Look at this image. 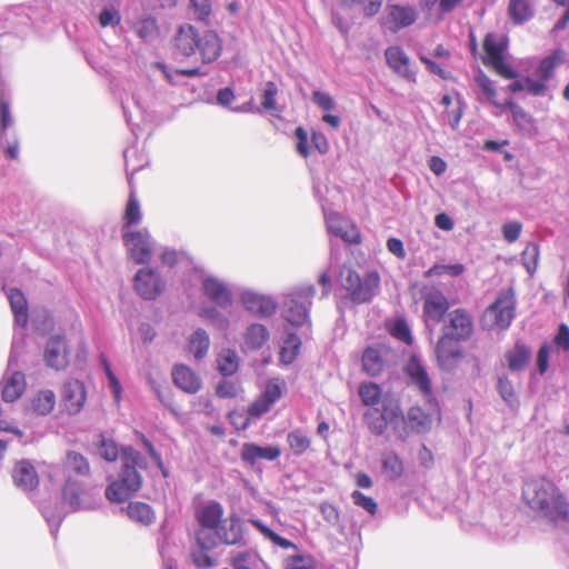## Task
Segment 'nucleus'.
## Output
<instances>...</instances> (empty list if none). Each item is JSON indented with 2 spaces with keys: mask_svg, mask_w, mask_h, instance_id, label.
Returning a JSON list of instances; mask_svg holds the SVG:
<instances>
[{
  "mask_svg": "<svg viewBox=\"0 0 569 569\" xmlns=\"http://www.w3.org/2000/svg\"><path fill=\"white\" fill-rule=\"evenodd\" d=\"M190 4L198 20H208L212 11L210 0H190Z\"/></svg>",
  "mask_w": 569,
  "mask_h": 569,
  "instance_id": "nucleus-57",
  "label": "nucleus"
},
{
  "mask_svg": "<svg viewBox=\"0 0 569 569\" xmlns=\"http://www.w3.org/2000/svg\"><path fill=\"white\" fill-rule=\"evenodd\" d=\"M87 493L83 485L77 480L67 479L62 487V500L72 511H78L83 508Z\"/></svg>",
  "mask_w": 569,
  "mask_h": 569,
  "instance_id": "nucleus-31",
  "label": "nucleus"
},
{
  "mask_svg": "<svg viewBox=\"0 0 569 569\" xmlns=\"http://www.w3.org/2000/svg\"><path fill=\"white\" fill-rule=\"evenodd\" d=\"M218 369L223 376H231L238 370V358L234 351L226 350L217 359Z\"/></svg>",
  "mask_w": 569,
  "mask_h": 569,
  "instance_id": "nucleus-47",
  "label": "nucleus"
},
{
  "mask_svg": "<svg viewBox=\"0 0 569 569\" xmlns=\"http://www.w3.org/2000/svg\"><path fill=\"white\" fill-rule=\"evenodd\" d=\"M553 342L557 347L561 348L562 350H569V327L567 325L561 323L559 326Z\"/></svg>",
  "mask_w": 569,
  "mask_h": 569,
  "instance_id": "nucleus-64",
  "label": "nucleus"
},
{
  "mask_svg": "<svg viewBox=\"0 0 569 569\" xmlns=\"http://www.w3.org/2000/svg\"><path fill=\"white\" fill-rule=\"evenodd\" d=\"M450 308L448 298L438 288H425L422 291V318L425 323H440Z\"/></svg>",
  "mask_w": 569,
  "mask_h": 569,
  "instance_id": "nucleus-12",
  "label": "nucleus"
},
{
  "mask_svg": "<svg viewBox=\"0 0 569 569\" xmlns=\"http://www.w3.org/2000/svg\"><path fill=\"white\" fill-rule=\"evenodd\" d=\"M217 545L216 538L211 532L198 530L196 532V546L191 550V559L199 568H211L214 566V559L211 558L209 551Z\"/></svg>",
  "mask_w": 569,
  "mask_h": 569,
  "instance_id": "nucleus-20",
  "label": "nucleus"
},
{
  "mask_svg": "<svg viewBox=\"0 0 569 569\" xmlns=\"http://www.w3.org/2000/svg\"><path fill=\"white\" fill-rule=\"evenodd\" d=\"M122 468L120 480L127 483L131 490L138 491L142 485V477L138 468L144 469L147 463L139 451L132 447H123L121 449Z\"/></svg>",
  "mask_w": 569,
  "mask_h": 569,
  "instance_id": "nucleus-11",
  "label": "nucleus"
},
{
  "mask_svg": "<svg viewBox=\"0 0 569 569\" xmlns=\"http://www.w3.org/2000/svg\"><path fill=\"white\" fill-rule=\"evenodd\" d=\"M507 366L511 371H522L531 360V349L523 341L518 340L505 353Z\"/></svg>",
  "mask_w": 569,
  "mask_h": 569,
  "instance_id": "nucleus-30",
  "label": "nucleus"
},
{
  "mask_svg": "<svg viewBox=\"0 0 569 569\" xmlns=\"http://www.w3.org/2000/svg\"><path fill=\"white\" fill-rule=\"evenodd\" d=\"M99 455L107 461H116L120 455L117 443L101 436L98 445Z\"/></svg>",
  "mask_w": 569,
  "mask_h": 569,
  "instance_id": "nucleus-54",
  "label": "nucleus"
},
{
  "mask_svg": "<svg viewBox=\"0 0 569 569\" xmlns=\"http://www.w3.org/2000/svg\"><path fill=\"white\" fill-rule=\"evenodd\" d=\"M499 395L501 398L510 403L515 398V390L512 387L511 381L506 376H501L498 378V385H497Z\"/></svg>",
  "mask_w": 569,
  "mask_h": 569,
  "instance_id": "nucleus-61",
  "label": "nucleus"
},
{
  "mask_svg": "<svg viewBox=\"0 0 569 569\" xmlns=\"http://www.w3.org/2000/svg\"><path fill=\"white\" fill-rule=\"evenodd\" d=\"M483 63L506 79H515L516 71L503 60V47L495 33H488L483 39Z\"/></svg>",
  "mask_w": 569,
  "mask_h": 569,
  "instance_id": "nucleus-13",
  "label": "nucleus"
},
{
  "mask_svg": "<svg viewBox=\"0 0 569 569\" xmlns=\"http://www.w3.org/2000/svg\"><path fill=\"white\" fill-rule=\"evenodd\" d=\"M136 34L142 40L156 38L159 33V26L154 18H144L134 24Z\"/></svg>",
  "mask_w": 569,
  "mask_h": 569,
  "instance_id": "nucleus-46",
  "label": "nucleus"
},
{
  "mask_svg": "<svg viewBox=\"0 0 569 569\" xmlns=\"http://www.w3.org/2000/svg\"><path fill=\"white\" fill-rule=\"evenodd\" d=\"M403 417V412L401 409L400 400L392 395H385L381 401V410L380 417H372L371 412L365 413V419L367 420L368 428L370 431L377 436H382L390 425L395 432L398 433L399 437H402L401 433V420Z\"/></svg>",
  "mask_w": 569,
  "mask_h": 569,
  "instance_id": "nucleus-5",
  "label": "nucleus"
},
{
  "mask_svg": "<svg viewBox=\"0 0 569 569\" xmlns=\"http://www.w3.org/2000/svg\"><path fill=\"white\" fill-rule=\"evenodd\" d=\"M351 498H352L353 503L356 506L362 508L363 510H366L371 516L377 513L378 505H377V502L371 497H368V496L363 495L359 490H355L351 493Z\"/></svg>",
  "mask_w": 569,
  "mask_h": 569,
  "instance_id": "nucleus-55",
  "label": "nucleus"
},
{
  "mask_svg": "<svg viewBox=\"0 0 569 569\" xmlns=\"http://www.w3.org/2000/svg\"><path fill=\"white\" fill-rule=\"evenodd\" d=\"M174 385L187 393H197L202 386L200 377L191 368L179 365L172 370Z\"/></svg>",
  "mask_w": 569,
  "mask_h": 569,
  "instance_id": "nucleus-26",
  "label": "nucleus"
},
{
  "mask_svg": "<svg viewBox=\"0 0 569 569\" xmlns=\"http://www.w3.org/2000/svg\"><path fill=\"white\" fill-rule=\"evenodd\" d=\"M508 13L516 24L527 22L533 17L535 9L531 0H510Z\"/></svg>",
  "mask_w": 569,
  "mask_h": 569,
  "instance_id": "nucleus-37",
  "label": "nucleus"
},
{
  "mask_svg": "<svg viewBox=\"0 0 569 569\" xmlns=\"http://www.w3.org/2000/svg\"><path fill=\"white\" fill-rule=\"evenodd\" d=\"M400 439L405 440L410 433H427L432 427V417L419 406L410 407L401 420Z\"/></svg>",
  "mask_w": 569,
  "mask_h": 569,
  "instance_id": "nucleus-17",
  "label": "nucleus"
},
{
  "mask_svg": "<svg viewBox=\"0 0 569 569\" xmlns=\"http://www.w3.org/2000/svg\"><path fill=\"white\" fill-rule=\"evenodd\" d=\"M223 506L211 500L196 508L194 518L200 526L199 530L206 532L213 531L214 538H218L226 545H236L242 540V521L237 513H230L223 518Z\"/></svg>",
  "mask_w": 569,
  "mask_h": 569,
  "instance_id": "nucleus-3",
  "label": "nucleus"
},
{
  "mask_svg": "<svg viewBox=\"0 0 569 569\" xmlns=\"http://www.w3.org/2000/svg\"><path fill=\"white\" fill-rule=\"evenodd\" d=\"M295 136L297 138V152L303 157L308 158L310 154V150L308 147V132L303 127H298L295 130Z\"/></svg>",
  "mask_w": 569,
  "mask_h": 569,
  "instance_id": "nucleus-60",
  "label": "nucleus"
},
{
  "mask_svg": "<svg viewBox=\"0 0 569 569\" xmlns=\"http://www.w3.org/2000/svg\"><path fill=\"white\" fill-rule=\"evenodd\" d=\"M388 66L399 77L409 81H415V72L410 69V58L398 46L388 47L385 51Z\"/></svg>",
  "mask_w": 569,
  "mask_h": 569,
  "instance_id": "nucleus-24",
  "label": "nucleus"
},
{
  "mask_svg": "<svg viewBox=\"0 0 569 569\" xmlns=\"http://www.w3.org/2000/svg\"><path fill=\"white\" fill-rule=\"evenodd\" d=\"M312 101L319 108H321L322 110H325L327 112H330V111L335 110V108H336V102H335L333 98L329 93H326V92H322L319 90H316L312 92Z\"/></svg>",
  "mask_w": 569,
  "mask_h": 569,
  "instance_id": "nucleus-58",
  "label": "nucleus"
},
{
  "mask_svg": "<svg viewBox=\"0 0 569 569\" xmlns=\"http://www.w3.org/2000/svg\"><path fill=\"white\" fill-rule=\"evenodd\" d=\"M209 346L210 340L208 333L202 329H198L190 339V351L197 359H201L207 355Z\"/></svg>",
  "mask_w": 569,
  "mask_h": 569,
  "instance_id": "nucleus-45",
  "label": "nucleus"
},
{
  "mask_svg": "<svg viewBox=\"0 0 569 569\" xmlns=\"http://www.w3.org/2000/svg\"><path fill=\"white\" fill-rule=\"evenodd\" d=\"M315 295L316 289L312 284L301 286L289 292L284 301L287 321L292 326L306 323Z\"/></svg>",
  "mask_w": 569,
  "mask_h": 569,
  "instance_id": "nucleus-6",
  "label": "nucleus"
},
{
  "mask_svg": "<svg viewBox=\"0 0 569 569\" xmlns=\"http://www.w3.org/2000/svg\"><path fill=\"white\" fill-rule=\"evenodd\" d=\"M281 455V450L277 446L261 447L256 443L246 442L241 449V459L250 467L254 466L258 460L273 461Z\"/></svg>",
  "mask_w": 569,
  "mask_h": 569,
  "instance_id": "nucleus-25",
  "label": "nucleus"
},
{
  "mask_svg": "<svg viewBox=\"0 0 569 569\" xmlns=\"http://www.w3.org/2000/svg\"><path fill=\"white\" fill-rule=\"evenodd\" d=\"M441 333L465 341L469 340L473 333L471 313L465 308L453 309L447 315Z\"/></svg>",
  "mask_w": 569,
  "mask_h": 569,
  "instance_id": "nucleus-14",
  "label": "nucleus"
},
{
  "mask_svg": "<svg viewBox=\"0 0 569 569\" xmlns=\"http://www.w3.org/2000/svg\"><path fill=\"white\" fill-rule=\"evenodd\" d=\"M388 351L389 347L383 343L367 347L361 357L362 370L371 377L380 375L385 368Z\"/></svg>",
  "mask_w": 569,
  "mask_h": 569,
  "instance_id": "nucleus-22",
  "label": "nucleus"
},
{
  "mask_svg": "<svg viewBox=\"0 0 569 569\" xmlns=\"http://www.w3.org/2000/svg\"><path fill=\"white\" fill-rule=\"evenodd\" d=\"M26 389V378L20 371L13 372L2 388V400L13 402L18 400Z\"/></svg>",
  "mask_w": 569,
  "mask_h": 569,
  "instance_id": "nucleus-33",
  "label": "nucleus"
},
{
  "mask_svg": "<svg viewBox=\"0 0 569 569\" xmlns=\"http://www.w3.org/2000/svg\"><path fill=\"white\" fill-rule=\"evenodd\" d=\"M300 346H301V341H300L299 337L295 333H290L283 341V345L281 347V351H280L281 362L284 365L292 363L299 353Z\"/></svg>",
  "mask_w": 569,
  "mask_h": 569,
  "instance_id": "nucleus-43",
  "label": "nucleus"
},
{
  "mask_svg": "<svg viewBox=\"0 0 569 569\" xmlns=\"http://www.w3.org/2000/svg\"><path fill=\"white\" fill-rule=\"evenodd\" d=\"M120 21V13L114 9H103L99 14V23L102 28L108 26H118Z\"/></svg>",
  "mask_w": 569,
  "mask_h": 569,
  "instance_id": "nucleus-62",
  "label": "nucleus"
},
{
  "mask_svg": "<svg viewBox=\"0 0 569 569\" xmlns=\"http://www.w3.org/2000/svg\"><path fill=\"white\" fill-rule=\"evenodd\" d=\"M358 395L366 407H375L383 399L381 387L371 381L361 382L358 388Z\"/></svg>",
  "mask_w": 569,
  "mask_h": 569,
  "instance_id": "nucleus-39",
  "label": "nucleus"
},
{
  "mask_svg": "<svg viewBox=\"0 0 569 569\" xmlns=\"http://www.w3.org/2000/svg\"><path fill=\"white\" fill-rule=\"evenodd\" d=\"M522 498L531 510L550 523H569V499L547 477L528 479L522 488Z\"/></svg>",
  "mask_w": 569,
  "mask_h": 569,
  "instance_id": "nucleus-1",
  "label": "nucleus"
},
{
  "mask_svg": "<svg viewBox=\"0 0 569 569\" xmlns=\"http://www.w3.org/2000/svg\"><path fill=\"white\" fill-rule=\"evenodd\" d=\"M287 442L295 456H301L311 447V438L302 430L295 429L287 435Z\"/></svg>",
  "mask_w": 569,
  "mask_h": 569,
  "instance_id": "nucleus-40",
  "label": "nucleus"
},
{
  "mask_svg": "<svg viewBox=\"0 0 569 569\" xmlns=\"http://www.w3.org/2000/svg\"><path fill=\"white\" fill-rule=\"evenodd\" d=\"M565 62V52L561 49L552 51L543 58L536 70L538 78L547 82L555 76L556 69Z\"/></svg>",
  "mask_w": 569,
  "mask_h": 569,
  "instance_id": "nucleus-32",
  "label": "nucleus"
},
{
  "mask_svg": "<svg viewBox=\"0 0 569 569\" xmlns=\"http://www.w3.org/2000/svg\"><path fill=\"white\" fill-rule=\"evenodd\" d=\"M522 231V223L519 221L507 222L502 226L503 239L511 243L519 239Z\"/></svg>",
  "mask_w": 569,
  "mask_h": 569,
  "instance_id": "nucleus-59",
  "label": "nucleus"
},
{
  "mask_svg": "<svg viewBox=\"0 0 569 569\" xmlns=\"http://www.w3.org/2000/svg\"><path fill=\"white\" fill-rule=\"evenodd\" d=\"M311 559L301 555L289 556L284 560L286 569H307L311 567Z\"/></svg>",
  "mask_w": 569,
  "mask_h": 569,
  "instance_id": "nucleus-63",
  "label": "nucleus"
},
{
  "mask_svg": "<svg viewBox=\"0 0 569 569\" xmlns=\"http://www.w3.org/2000/svg\"><path fill=\"white\" fill-rule=\"evenodd\" d=\"M477 83L481 88L482 92L485 93L486 98L495 104L497 108H501L502 103L496 101V90L493 86V81L488 78L486 74H480L477 77Z\"/></svg>",
  "mask_w": 569,
  "mask_h": 569,
  "instance_id": "nucleus-56",
  "label": "nucleus"
},
{
  "mask_svg": "<svg viewBox=\"0 0 569 569\" xmlns=\"http://www.w3.org/2000/svg\"><path fill=\"white\" fill-rule=\"evenodd\" d=\"M136 490H131L127 487L123 481L114 480L106 489V497L111 502H123L126 501Z\"/></svg>",
  "mask_w": 569,
  "mask_h": 569,
  "instance_id": "nucleus-44",
  "label": "nucleus"
},
{
  "mask_svg": "<svg viewBox=\"0 0 569 569\" xmlns=\"http://www.w3.org/2000/svg\"><path fill=\"white\" fill-rule=\"evenodd\" d=\"M516 313V299L512 289L501 291L495 302L486 310L491 326L505 330L510 327Z\"/></svg>",
  "mask_w": 569,
  "mask_h": 569,
  "instance_id": "nucleus-10",
  "label": "nucleus"
},
{
  "mask_svg": "<svg viewBox=\"0 0 569 569\" xmlns=\"http://www.w3.org/2000/svg\"><path fill=\"white\" fill-rule=\"evenodd\" d=\"M13 486L22 492L36 491L40 485V476L30 459H20L13 463L10 472Z\"/></svg>",
  "mask_w": 569,
  "mask_h": 569,
  "instance_id": "nucleus-16",
  "label": "nucleus"
},
{
  "mask_svg": "<svg viewBox=\"0 0 569 569\" xmlns=\"http://www.w3.org/2000/svg\"><path fill=\"white\" fill-rule=\"evenodd\" d=\"M122 232V241L129 258L137 264L149 263L153 254V243L148 229H128Z\"/></svg>",
  "mask_w": 569,
  "mask_h": 569,
  "instance_id": "nucleus-7",
  "label": "nucleus"
},
{
  "mask_svg": "<svg viewBox=\"0 0 569 569\" xmlns=\"http://www.w3.org/2000/svg\"><path fill=\"white\" fill-rule=\"evenodd\" d=\"M284 391L286 383L283 380L279 378L269 379L259 397L248 407L244 427L248 426L249 421L257 420L267 413L283 397Z\"/></svg>",
  "mask_w": 569,
  "mask_h": 569,
  "instance_id": "nucleus-8",
  "label": "nucleus"
},
{
  "mask_svg": "<svg viewBox=\"0 0 569 569\" xmlns=\"http://www.w3.org/2000/svg\"><path fill=\"white\" fill-rule=\"evenodd\" d=\"M336 236L340 237L345 242L350 244H359L362 240L358 227L349 221L342 224V228L337 229Z\"/></svg>",
  "mask_w": 569,
  "mask_h": 569,
  "instance_id": "nucleus-51",
  "label": "nucleus"
},
{
  "mask_svg": "<svg viewBox=\"0 0 569 569\" xmlns=\"http://www.w3.org/2000/svg\"><path fill=\"white\" fill-rule=\"evenodd\" d=\"M380 276L375 270L363 276L350 267H342L340 270V286L355 305L370 302L380 288Z\"/></svg>",
  "mask_w": 569,
  "mask_h": 569,
  "instance_id": "nucleus-4",
  "label": "nucleus"
},
{
  "mask_svg": "<svg viewBox=\"0 0 569 569\" xmlns=\"http://www.w3.org/2000/svg\"><path fill=\"white\" fill-rule=\"evenodd\" d=\"M521 259L527 271L532 274L538 267L539 248L537 244L529 243L521 253Z\"/></svg>",
  "mask_w": 569,
  "mask_h": 569,
  "instance_id": "nucleus-52",
  "label": "nucleus"
},
{
  "mask_svg": "<svg viewBox=\"0 0 569 569\" xmlns=\"http://www.w3.org/2000/svg\"><path fill=\"white\" fill-rule=\"evenodd\" d=\"M87 401V390L83 382L70 379L63 383L60 391V407L67 415H78Z\"/></svg>",
  "mask_w": 569,
  "mask_h": 569,
  "instance_id": "nucleus-15",
  "label": "nucleus"
},
{
  "mask_svg": "<svg viewBox=\"0 0 569 569\" xmlns=\"http://www.w3.org/2000/svg\"><path fill=\"white\" fill-rule=\"evenodd\" d=\"M64 468L79 476H87L90 473V465L87 458L76 451H69L66 456Z\"/></svg>",
  "mask_w": 569,
  "mask_h": 569,
  "instance_id": "nucleus-42",
  "label": "nucleus"
},
{
  "mask_svg": "<svg viewBox=\"0 0 569 569\" xmlns=\"http://www.w3.org/2000/svg\"><path fill=\"white\" fill-rule=\"evenodd\" d=\"M128 517L142 526H149L154 521L153 509L146 502L132 501L127 507Z\"/></svg>",
  "mask_w": 569,
  "mask_h": 569,
  "instance_id": "nucleus-34",
  "label": "nucleus"
},
{
  "mask_svg": "<svg viewBox=\"0 0 569 569\" xmlns=\"http://www.w3.org/2000/svg\"><path fill=\"white\" fill-rule=\"evenodd\" d=\"M202 289L204 296L219 307H229L232 302L231 292L228 287L216 278L204 279Z\"/></svg>",
  "mask_w": 569,
  "mask_h": 569,
  "instance_id": "nucleus-27",
  "label": "nucleus"
},
{
  "mask_svg": "<svg viewBox=\"0 0 569 569\" xmlns=\"http://www.w3.org/2000/svg\"><path fill=\"white\" fill-rule=\"evenodd\" d=\"M390 333L392 337H395L396 339H398L400 341L406 342L407 345L412 343V336H411L410 327H409L408 322L402 318L397 319L393 322V325L390 329Z\"/></svg>",
  "mask_w": 569,
  "mask_h": 569,
  "instance_id": "nucleus-53",
  "label": "nucleus"
},
{
  "mask_svg": "<svg viewBox=\"0 0 569 569\" xmlns=\"http://www.w3.org/2000/svg\"><path fill=\"white\" fill-rule=\"evenodd\" d=\"M466 268L462 263L455 264H433L425 272V278L435 276L449 274L450 277H459L465 272Z\"/></svg>",
  "mask_w": 569,
  "mask_h": 569,
  "instance_id": "nucleus-48",
  "label": "nucleus"
},
{
  "mask_svg": "<svg viewBox=\"0 0 569 569\" xmlns=\"http://www.w3.org/2000/svg\"><path fill=\"white\" fill-rule=\"evenodd\" d=\"M381 468L385 476L390 480L399 479L405 472L403 461L393 451L382 453Z\"/></svg>",
  "mask_w": 569,
  "mask_h": 569,
  "instance_id": "nucleus-38",
  "label": "nucleus"
},
{
  "mask_svg": "<svg viewBox=\"0 0 569 569\" xmlns=\"http://www.w3.org/2000/svg\"><path fill=\"white\" fill-rule=\"evenodd\" d=\"M269 339L267 328L260 323L251 325L244 335V343L251 349H260Z\"/></svg>",
  "mask_w": 569,
  "mask_h": 569,
  "instance_id": "nucleus-41",
  "label": "nucleus"
},
{
  "mask_svg": "<svg viewBox=\"0 0 569 569\" xmlns=\"http://www.w3.org/2000/svg\"><path fill=\"white\" fill-rule=\"evenodd\" d=\"M68 357L69 350L66 339L61 336L51 337L43 353L46 365L54 370L64 369L69 362Z\"/></svg>",
  "mask_w": 569,
  "mask_h": 569,
  "instance_id": "nucleus-21",
  "label": "nucleus"
},
{
  "mask_svg": "<svg viewBox=\"0 0 569 569\" xmlns=\"http://www.w3.org/2000/svg\"><path fill=\"white\" fill-rule=\"evenodd\" d=\"M56 395L50 389L38 390L30 397L27 410L34 416H48L56 407Z\"/></svg>",
  "mask_w": 569,
  "mask_h": 569,
  "instance_id": "nucleus-28",
  "label": "nucleus"
},
{
  "mask_svg": "<svg viewBox=\"0 0 569 569\" xmlns=\"http://www.w3.org/2000/svg\"><path fill=\"white\" fill-rule=\"evenodd\" d=\"M122 220V231L132 229V226L140 223L142 220L141 204L136 191H131L129 194Z\"/></svg>",
  "mask_w": 569,
  "mask_h": 569,
  "instance_id": "nucleus-36",
  "label": "nucleus"
},
{
  "mask_svg": "<svg viewBox=\"0 0 569 569\" xmlns=\"http://www.w3.org/2000/svg\"><path fill=\"white\" fill-rule=\"evenodd\" d=\"M174 51L184 57L199 56L203 64L217 61L222 54V39L214 30L200 31L191 23L178 26L172 38Z\"/></svg>",
  "mask_w": 569,
  "mask_h": 569,
  "instance_id": "nucleus-2",
  "label": "nucleus"
},
{
  "mask_svg": "<svg viewBox=\"0 0 569 569\" xmlns=\"http://www.w3.org/2000/svg\"><path fill=\"white\" fill-rule=\"evenodd\" d=\"M241 302L247 311L259 317H270L277 310V305L271 298L252 291L243 292Z\"/></svg>",
  "mask_w": 569,
  "mask_h": 569,
  "instance_id": "nucleus-23",
  "label": "nucleus"
},
{
  "mask_svg": "<svg viewBox=\"0 0 569 569\" xmlns=\"http://www.w3.org/2000/svg\"><path fill=\"white\" fill-rule=\"evenodd\" d=\"M134 289L146 300H154L164 290V282L152 269H140L134 276Z\"/></svg>",
  "mask_w": 569,
  "mask_h": 569,
  "instance_id": "nucleus-18",
  "label": "nucleus"
},
{
  "mask_svg": "<svg viewBox=\"0 0 569 569\" xmlns=\"http://www.w3.org/2000/svg\"><path fill=\"white\" fill-rule=\"evenodd\" d=\"M278 87L273 81H268L261 93V108L267 112L278 111L277 98Z\"/></svg>",
  "mask_w": 569,
  "mask_h": 569,
  "instance_id": "nucleus-49",
  "label": "nucleus"
},
{
  "mask_svg": "<svg viewBox=\"0 0 569 569\" xmlns=\"http://www.w3.org/2000/svg\"><path fill=\"white\" fill-rule=\"evenodd\" d=\"M8 298L16 323L22 327L26 326L28 322V303L24 295L14 288L10 290Z\"/></svg>",
  "mask_w": 569,
  "mask_h": 569,
  "instance_id": "nucleus-35",
  "label": "nucleus"
},
{
  "mask_svg": "<svg viewBox=\"0 0 569 569\" xmlns=\"http://www.w3.org/2000/svg\"><path fill=\"white\" fill-rule=\"evenodd\" d=\"M406 373L411 381L420 390L421 395L428 399L432 398V386L426 368L415 358H412L407 367Z\"/></svg>",
  "mask_w": 569,
  "mask_h": 569,
  "instance_id": "nucleus-29",
  "label": "nucleus"
},
{
  "mask_svg": "<svg viewBox=\"0 0 569 569\" xmlns=\"http://www.w3.org/2000/svg\"><path fill=\"white\" fill-rule=\"evenodd\" d=\"M462 341L441 333L435 347L437 365L441 370L452 372L459 367L463 359Z\"/></svg>",
  "mask_w": 569,
  "mask_h": 569,
  "instance_id": "nucleus-9",
  "label": "nucleus"
},
{
  "mask_svg": "<svg viewBox=\"0 0 569 569\" xmlns=\"http://www.w3.org/2000/svg\"><path fill=\"white\" fill-rule=\"evenodd\" d=\"M417 19L418 12L413 7L389 4L386 8L383 26H386L392 32H398L399 30L413 24Z\"/></svg>",
  "mask_w": 569,
  "mask_h": 569,
  "instance_id": "nucleus-19",
  "label": "nucleus"
},
{
  "mask_svg": "<svg viewBox=\"0 0 569 569\" xmlns=\"http://www.w3.org/2000/svg\"><path fill=\"white\" fill-rule=\"evenodd\" d=\"M347 7H359L367 17L376 16L382 6L383 0H340Z\"/></svg>",
  "mask_w": 569,
  "mask_h": 569,
  "instance_id": "nucleus-50",
  "label": "nucleus"
}]
</instances>
